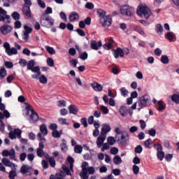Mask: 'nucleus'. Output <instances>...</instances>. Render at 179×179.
Returning a JSON list of instances; mask_svg holds the SVG:
<instances>
[{"label": "nucleus", "mask_w": 179, "mask_h": 179, "mask_svg": "<svg viewBox=\"0 0 179 179\" xmlns=\"http://www.w3.org/2000/svg\"><path fill=\"white\" fill-rule=\"evenodd\" d=\"M136 104H138V111H141L142 108L148 107L150 104V96L148 94H144L138 99V102L134 103L131 108L132 110H136Z\"/></svg>", "instance_id": "obj_1"}, {"label": "nucleus", "mask_w": 179, "mask_h": 179, "mask_svg": "<svg viewBox=\"0 0 179 179\" xmlns=\"http://www.w3.org/2000/svg\"><path fill=\"white\" fill-rule=\"evenodd\" d=\"M136 13L140 17H144V19H149L152 16V11L149 9L146 5L140 4L137 7Z\"/></svg>", "instance_id": "obj_2"}, {"label": "nucleus", "mask_w": 179, "mask_h": 179, "mask_svg": "<svg viewBox=\"0 0 179 179\" xmlns=\"http://www.w3.org/2000/svg\"><path fill=\"white\" fill-rule=\"evenodd\" d=\"M120 13L123 15V16L131 17L134 16V13H135V8L129 6L124 5L120 7Z\"/></svg>", "instance_id": "obj_3"}, {"label": "nucleus", "mask_w": 179, "mask_h": 179, "mask_svg": "<svg viewBox=\"0 0 179 179\" xmlns=\"http://www.w3.org/2000/svg\"><path fill=\"white\" fill-rule=\"evenodd\" d=\"M67 162L70 164V169H68V166H66V165H63L62 166V169L64 170V173H66V174L67 176H71V172L73 171V162L75 161L73 160V158H72L71 157H69L67 158Z\"/></svg>", "instance_id": "obj_4"}, {"label": "nucleus", "mask_w": 179, "mask_h": 179, "mask_svg": "<svg viewBox=\"0 0 179 179\" xmlns=\"http://www.w3.org/2000/svg\"><path fill=\"white\" fill-rule=\"evenodd\" d=\"M33 31V29L28 25L24 26V31H22V40L24 43H27L29 41V36Z\"/></svg>", "instance_id": "obj_5"}, {"label": "nucleus", "mask_w": 179, "mask_h": 179, "mask_svg": "<svg viewBox=\"0 0 179 179\" xmlns=\"http://www.w3.org/2000/svg\"><path fill=\"white\" fill-rule=\"evenodd\" d=\"M2 156L3 157H9L11 160L16 161V151H15V149L11 150H4L2 152Z\"/></svg>", "instance_id": "obj_6"}, {"label": "nucleus", "mask_w": 179, "mask_h": 179, "mask_svg": "<svg viewBox=\"0 0 179 179\" xmlns=\"http://www.w3.org/2000/svg\"><path fill=\"white\" fill-rule=\"evenodd\" d=\"M3 48L6 50V54L8 55L9 56L16 55V54H17V50L15 48H10V45L8 42H5L3 43Z\"/></svg>", "instance_id": "obj_7"}, {"label": "nucleus", "mask_w": 179, "mask_h": 179, "mask_svg": "<svg viewBox=\"0 0 179 179\" xmlns=\"http://www.w3.org/2000/svg\"><path fill=\"white\" fill-rule=\"evenodd\" d=\"M6 10L0 8V22H4V23H10V17L6 15Z\"/></svg>", "instance_id": "obj_8"}, {"label": "nucleus", "mask_w": 179, "mask_h": 179, "mask_svg": "<svg viewBox=\"0 0 179 179\" xmlns=\"http://www.w3.org/2000/svg\"><path fill=\"white\" fill-rule=\"evenodd\" d=\"M100 23L104 27L111 26V16L106 15L104 17H101Z\"/></svg>", "instance_id": "obj_9"}, {"label": "nucleus", "mask_w": 179, "mask_h": 179, "mask_svg": "<svg viewBox=\"0 0 179 179\" xmlns=\"http://www.w3.org/2000/svg\"><path fill=\"white\" fill-rule=\"evenodd\" d=\"M9 138L10 139H16V138L20 139L22 138V130L15 129L13 131H10Z\"/></svg>", "instance_id": "obj_10"}, {"label": "nucleus", "mask_w": 179, "mask_h": 179, "mask_svg": "<svg viewBox=\"0 0 179 179\" xmlns=\"http://www.w3.org/2000/svg\"><path fill=\"white\" fill-rule=\"evenodd\" d=\"M13 30V28L8 24L3 25L0 27V32L3 36H6V34H9Z\"/></svg>", "instance_id": "obj_11"}, {"label": "nucleus", "mask_w": 179, "mask_h": 179, "mask_svg": "<svg viewBox=\"0 0 179 179\" xmlns=\"http://www.w3.org/2000/svg\"><path fill=\"white\" fill-rule=\"evenodd\" d=\"M1 163H3V164L6 166V167H10V169H14V170H16L17 169V165L12 163L10 160H9V159L8 158H3L1 159Z\"/></svg>", "instance_id": "obj_12"}, {"label": "nucleus", "mask_w": 179, "mask_h": 179, "mask_svg": "<svg viewBox=\"0 0 179 179\" xmlns=\"http://www.w3.org/2000/svg\"><path fill=\"white\" fill-rule=\"evenodd\" d=\"M103 46V43H101V41H99V42L93 40L90 42V47L92 50H94L95 51H98V50H100L101 47Z\"/></svg>", "instance_id": "obj_13"}, {"label": "nucleus", "mask_w": 179, "mask_h": 179, "mask_svg": "<svg viewBox=\"0 0 179 179\" xmlns=\"http://www.w3.org/2000/svg\"><path fill=\"white\" fill-rule=\"evenodd\" d=\"M157 156L159 160L162 162L163 159H164V152H163V146L160 144H157Z\"/></svg>", "instance_id": "obj_14"}, {"label": "nucleus", "mask_w": 179, "mask_h": 179, "mask_svg": "<svg viewBox=\"0 0 179 179\" xmlns=\"http://www.w3.org/2000/svg\"><path fill=\"white\" fill-rule=\"evenodd\" d=\"M107 138L106 135L100 134V136L96 139V146L97 148H100L101 146H103V143H104V141H106Z\"/></svg>", "instance_id": "obj_15"}, {"label": "nucleus", "mask_w": 179, "mask_h": 179, "mask_svg": "<svg viewBox=\"0 0 179 179\" xmlns=\"http://www.w3.org/2000/svg\"><path fill=\"white\" fill-rule=\"evenodd\" d=\"M113 55L114 57L117 59L120 58H124V55H125V54L124 53V50H122V49L118 48L116 50H113Z\"/></svg>", "instance_id": "obj_16"}, {"label": "nucleus", "mask_w": 179, "mask_h": 179, "mask_svg": "<svg viewBox=\"0 0 179 179\" xmlns=\"http://www.w3.org/2000/svg\"><path fill=\"white\" fill-rule=\"evenodd\" d=\"M111 131V127H110V124H102V129L101 131V135H106L107 136V134L108 132Z\"/></svg>", "instance_id": "obj_17"}, {"label": "nucleus", "mask_w": 179, "mask_h": 179, "mask_svg": "<svg viewBox=\"0 0 179 179\" xmlns=\"http://www.w3.org/2000/svg\"><path fill=\"white\" fill-rule=\"evenodd\" d=\"M165 38L170 43H173L176 40V34L173 32H167L166 34H165Z\"/></svg>", "instance_id": "obj_18"}, {"label": "nucleus", "mask_w": 179, "mask_h": 179, "mask_svg": "<svg viewBox=\"0 0 179 179\" xmlns=\"http://www.w3.org/2000/svg\"><path fill=\"white\" fill-rule=\"evenodd\" d=\"M29 121L30 122H37V121H38V115L34 111V110L31 109Z\"/></svg>", "instance_id": "obj_19"}, {"label": "nucleus", "mask_w": 179, "mask_h": 179, "mask_svg": "<svg viewBox=\"0 0 179 179\" xmlns=\"http://www.w3.org/2000/svg\"><path fill=\"white\" fill-rule=\"evenodd\" d=\"M155 31L158 36H163L164 33V29H163V26L161 24H157L155 26Z\"/></svg>", "instance_id": "obj_20"}, {"label": "nucleus", "mask_w": 179, "mask_h": 179, "mask_svg": "<svg viewBox=\"0 0 179 179\" xmlns=\"http://www.w3.org/2000/svg\"><path fill=\"white\" fill-rule=\"evenodd\" d=\"M22 12L27 17H31V11L30 10L29 6H24L22 9Z\"/></svg>", "instance_id": "obj_21"}, {"label": "nucleus", "mask_w": 179, "mask_h": 179, "mask_svg": "<svg viewBox=\"0 0 179 179\" xmlns=\"http://www.w3.org/2000/svg\"><path fill=\"white\" fill-rule=\"evenodd\" d=\"M91 86L95 92H101L103 90V86L97 83H92Z\"/></svg>", "instance_id": "obj_22"}, {"label": "nucleus", "mask_w": 179, "mask_h": 179, "mask_svg": "<svg viewBox=\"0 0 179 179\" xmlns=\"http://www.w3.org/2000/svg\"><path fill=\"white\" fill-rule=\"evenodd\" d=\"M31 170V167H30V166L23 165L20 169V173L27 174V173H29V171Z\"/></svg>", "instance_id": "obj_23"}, {"label": "nucleus", "mask_w": 179, "mask_h": 179, "mask_svg": "<svg viewBox=\"0 0 179 179\" xmlns=\"http://www.w3.org/2000/svg\"><path fill=\"white\" fill-rule=\"evenodd\" d=\"M119 113L122 117H127L128 115V109L127 108L126 106H120Z\"/></svg>", "instance_id": "obj_24"}, {"label": "nucleus", "mask_w": 179, "mask_h": 179, "mask_svg": "<svg viewBox=\"0 0 179 179\" xmlns=\"http://www.w3.org/2000/svg\"><path fill=\"white\" fill-rule=\"evenodd\" d=\"M45 22L49 24V26H52V24H54V20L50 17H46L41 21V23H43V24H45Z\"/></svg>", "instance_id": "obj_25"}, {"label": "nucleus", "mask_w": 179, "mask_h": 179, "mask_svg": "<svg viewBox=\"0 0 179 179\" xmlns=\"http://www.w3.org/2000/svg\"><path fill=\"white\" fill-rule=\"evenodd\" d=\"M70 22H76V20H79V14L78 13H72L69 15Z\"/></svg>", "instance_id": "obj_26"}, {"label": "nucleus", "mask_w": 179, "mask_h": 179, "mask_svg": "<svg viewBox=\"0 0 179 179\" xmlns=\"http://www.w3.org/2000/svg\"><path fill=\"white\" fill-rule=\"evenodd\" d=\"M69 110L70 114H73L74 115H76V114H78V111H79V110H78V108H76V106H75L74 105L69 106Z\"/></svg>", "instance_id": "obj_27"}, {"label": "nucleus", "mask_w": 179, "mask_h": 179, "mask_svg": "<svg viewBox=\"0 0 179 179\" xmlns=\"http://www.w3.org/2000/svg\"><path fill=\"white\" fill-rule=\"evenodd\" d=\"M6 75H8V72L4 67H2L0 69V80H2L6 78Z\"/></svg>", "instance_id": "obj_28"}, {"label": "nucleus", "mask_w": 179, "mask_h": 179, "mask_svg": "<svg viewBox=\"0 0 179 179\" xmlns=\"http://www.w3.org/2000/svg\"><path fill=\"white\" fill-rule=\"evenodd\" d=\"M171 100L173 101V103H176V104H179V95L177 94H173L170 96Z\"/></svg>", "instance_id": "obj_29"}, {"label": "nucleus", "mask_w": 179, "mask_h": 179, "mask_svg": "<svg viewBox=\"0 0 179 179\" xmlns=\"http://www.w3.org/2000/svg\"><path fill=\"white\" fill-rule=\"evenodd\" d=\"M113 163L116 165H120L122 163V159L119 155H116L113 158Z\"/></svg>", "instance_id": "obj_30"}, {"label": "nucleus", "mask_w": 179, "mask_h": 179, "mask_svg": "<svg viewBox=\"0 0 179 179\" xmlns=\"http://www.w3.org/2000/svg\"><path fill=\"white\" fill-rule=\"evenodd\" d=\"M45 48L48 54H50V55H54L55 54V49H54V48L46 45L45 46Z\"/></svg>", "instance_id": "obj_31"}, {"label": "nucleus", "mask_w": 179, "mask_h": 179, "mask_svg": "<svg viewBox=\"0 0 179 179\" xmlns=\"http://www.w3.org/2000/svg\"><path fill=\"white\" fill-rule=\"evenodd\" d=\"M134 30L135 31H137V33L138 34H141V36H145V31H143V29L139 27L138 26H135Z\"/></svg>", "instance_id": "obj_32"}, {"label": "nucleus", "mask_w": 179, "mask_h": 179, "mask_svg": "<svg viewBox=\"0 0 179 179\" xmlns=\"http://www.w3.org/2000/svg\"><path fill=\"white\" fill-rule=\"evenodd\" d=\"M31 110H34L33 108L30 105L27 104L24 110V115H29V113L31 112Z\"/></svg>", "instance_id": "obj_33"}, {"label": "nucleus", "mask_w": 179, "mask_h": 179, "mask_svg": "<svg viewBox=\"0 0 179 179\" xmlns=\"http://www.w3.org/2000/svg\"><path fill=\"white\" fill-rule=\"evenodd\" d=\"M40 131L43 135H47L48 134V131H47V127L45 124H42L40 127Z\"/></svg>", "instance_id": "obj_34"}, {"label": "nucleus", "mask_w": 179, "mask_h": 179, "mask_svg": "<svg viewBox=\"0 0 179 179\" xmlns=\"http://www.w3.org/2000/svg\"><path fill=\"white\" fill-rule=\"evenodd\" d=\"M39 82L41 83H42L43 85H45V83H47V82H48V79H47V77H45V76L41 75L39 77Z\"/></svg>", "instance_id": "obj_35"}, {"label": "nucleus", "mask_w": 179, "mask_h": 179, "mask_svg": "<svg viewBox=\"0 0 179 179\" xmlns=\"http://www.w3.org/2000/svg\"><path fill=\"white\" fill-rule=\"evenodd\" d=\"M107 143L108 145H110V146H113V145H114V143H115V138H114L113 136L108 137Z\"/></svg>", "instance_id": "obj_36"}, {"label": "nucleus", "mask_w": 179, "mask_h": 179, "mask_svg": "<svg viewBox=\"0 0 179 179\" xmlns=\"http://www.w3.org/2000/svg\"><path fill=\"white\" fill-rule=\"evenodd\" d=\"M83 150V148L82 147V145H77L74 148L75 153L80 154L82 153Z\"/></svg>", "instance_id": "obj_37"}, {"label": "nucleus", "mask_w": 179, "mask_h": 179, "mask_svg": "<svg viewBox=\"0 0 179 179\" xmlns=\"http://www.w3.org/2000/svg\"><path fill=\"white\" fill-rule=\"evenodd\" d=\"M120 135H121L120 139V138L117 139L118 142H121V141H124V139H127V138H128L129 136L128 133H127L126 131H123Z\"/></svg>", "instance_id": "obj_38"}, {"label": "nucleus", "mask_w": 179, "mask_h": 179, "mask_svg": "<svg viewBox=\"0 0 179 179\" xmlns=\"http://www.w3.org/2000/svg\"><path fill=\"white\" fill-rule=\"evenodd\" d=\"M169 62V57L167 55H162L161 57V62L164 65L167 64Z\"/></svg>", "instance_id": "obj_39"}, {"label": "nucleus", "mask_w": 179, "mask_h": 179, "mask_svg": "<svg viewBox=\"0 0 179 179\" xmlns=\"http://www.w3.org/2000/svg\"><path fill=\"white\" fill-rule=\"evenodd\" d=\"M81 167H82V171H87V169L90 166H89V163H87V162H83Z\"/></svg>", "instance_id": "obj_40"}, {"label": "nucleus", "mask_w": 179, "mask_h": 179, "mask_svg": "<svg viewBox=\"0 0 179 179\" xmlns=\"http://www.w3.org/2000/svg\"><path fill=\"white\" fill-rule=\"evenodd\" d=\"M166 108V105L163 104L162 101H158V111H163Z\"/></svg>", "instance_id": "obj_41"}, {"label": "nucleus", "mask_w": 179, "mask_h": 179, "mask_svg": "<svg viewBox=\"0 0 179 179\" xmlns=\"http://www.w3.org/2000/svg\"><path fill=\"white\" fill-rule=\"evenodd\" d=\"M80 176L83 179L89 178V174L87 173V171H82L81 173H80Z\"/></svg>", "instance_id": "obj_42"}, {"label": "nucleus", "mask_w": 179, "mask_h": 179, "mask_svg": "<svg viewBox=\"0 0 179 179\" xmlns=\"http://www.w3.org/2000/svg\"><path fill=\"white\" fill-rule=\"evenodd\" d=\"M152 143L153 142L152 141V139L149 138L145 141L144 145L146 149H150V145H152Z\"/></svg>", "instance_id": "obj_43"}, {"label": "nucleus", "mask_w": 179, "mask_h": 179, "mask_svg": "<svg viewBox=\"0 0 179 179\" xmlns=\"http://www.w3.org/2000/svg\"><path fill=\"white\" fill-rule=\"evenodd\" d=\"M27 69L31 71L34 67V60H31L27 63Z\"/></svg>", "instance_id": "obj_44"}, {"label": "nucleus", "mask_w": 179, "mask_h": 179, "mask_svg": "<svg viewBox=\"0 0 179 179\" xmlns=\"http://www.w3.org/2000/svg\"><path fill=\"white\" fill-rule=\"evenodd\" d=\"M11 16L14 20H19V19H20V14L16 11L13 12Z\"/></svg>", "instance_id": "obj_45"}, {"label": "nucleus", "mask_w": 179, "mask_h": 179, "mask_svg": "<svg viewBox=\"0 0 179 179\" xmlns=\"http://www.w3.org/2000/svg\"><path fill=\"white\" fill-rule=\"evenodd\" d=\"M47 64L48 66H50L51 68L54 67V59L51 57L48 58Z\"/></svg>", "instance_id": "obj_46"}, {"label": "nucleus", "mask_w": 179, "mask_h": 179, "mask_svg": "<svg viewBox=\"0 0 179 179\" xmlns=\"http://www.w3.org/2000/svg\"><path fill=\"white\" fill-rule=\"evenodd\" d=\"M53 138H61V132L54 130L52 133Z\"/></svg>", "instance_id": "obj_47"}, {"label": "nucleus", "mask_w": 179, "mask_h": 179, "mask_svg": "<svg viewBox=\"0 0 179 179\" xmlns=\"http://www.w3.org/2000/svg\"><path fill=\"white\" fill-rule=\"evenodd\" d=\"M120 93L124 97H127V96H128V90H127L125 87H122L120 89Z\"/></svg>", "instance_id": "obj_48"}, {"label": "nucleus", "mask_w": 179, "mask_h": 179, "mask_svg": "<svg viewBox=\"0 0 179 179\" xmlns=\"http://www.w3.org/2000/svg\"><path fill=\"white\" fill-rule=\"evenodd\" d=\"M58 121L62 125H69V123L66 122V119L65 118L60 117Z\"/></svg>", "instance_id": "obj_49"}, {"label": "nucleus", "mask_w": 179, "mask_h": 179, "mask_svg": "<svg viewBox=\"0 0 179 179\" xmlns=\"http://www.w3.org/2000/svg\"><path fill=\"white\" fill-rule=\"evenodd\" d=\"M143 150V148H142V145H137L134 150L135 152L138 153V154L142 153Z\"/></svg>", "instance_id": "obj_50"}, {"label": "nucleus", "mask_w": 179, "mask_h": 179, "mask_svg": "<svg viewBox=\"0 0 179 179\" xmlns=\"http://www.w3.org/2000/svg\"><path fill=\"white\" fill-rule=\"evenodd\" d=\"M17 176V173H16L15 171H11L9 173V178L10 179H15V177Z\"/></svg>", "instance_id": "obj_51"}, {"label": "nucleus", "mask_w": 179, "mask_h": 179, "mask_svg": "<svg viewBox=\"0 0 179 179\" xmlns=\"http://www.w3.org/2000/svg\"><path fill=\"white\" fill-rule=\"evenodd\" d=\"M132 170H133L134 174L136 175L139 173V166L136 165H133Z\"/></svg>", "instance_id": "obj_52"}, {"label": "nucleus", "mask_w": 179, "mask_h": 179, "mask_svg": "<svg viewBox=\"0 0 179 179\" xmlns=\"http://www.w3.org/2000/svg\"><path fill=\"white\" fill-rule=\"evenodd\" d=\"M36 1H37L38 6H40V8H42V9L45 8V3H44L43 1H42V0H36Z\"/></svg>", "instance_id": "obj_53"}, {"label": "nucleus", "mask_w": 179, "mask_h": 179, "mask_svg": "<svg viewBox=\"0 0 179 179\" xmlns=\"http://www.w3.org/2000/svg\"><path fill=\"white\" fill-rule=\"evenodd\" d=\"M60 146H61V150L63 151L64 153L68 151V145H66L65 143L62 144Z\"/></svg>", "instance_id": "obj_54"}, {"label": "nucleus", "mask_w": 179, "mask_h": 179, "mask_svg": "<svg viewBox=\"0 0 179 179\" xmlns=\"http://www.w3.org/2000/svg\"><path fill=\"white\" fill-rule=\"evenodd\" d=\"M5 66L8 69H12L13 68V63L12 62H5Z\"/></svg>", "instance_id": "obj_55"}, {"label": "nucleus", "mask_w": 179, "mask_h": 179, "mask_svg": "<svg viewBox=\"0 0 179 179\" xmlns=\"http://www.w3.org/2000/svg\"><path fill=\"white\" fill-rule=\"evenodd\" d=\"M110 149V144L108 143H106L103 145V148H101V152H104L105 150H108Z\"/></svg>", "instance_id": "obj_56"}, {"label": "nucleus", "mask_w": 179, "mask_h": 179, "mask_svg": "<svg viewBox=\"0 0 179 179\" xmlns=\"http://www.w3.org/2000/svg\"><path fill=\"white\" fill-rule=\"evenodd\" d=\"M85 8L86 9H93L94 8V4H93V3H90V2H87L86 4H85Z\"/></svg>", "instance_id": "obj_57"}, {"label": "nucleus", "mask_w": 179, "mask_h": 179, "mask_svg": "<svg viewBox=\"0 0 179 179\" xmlns=\"http://www.w3.org/2000/svg\"><path fill=\"white\" fill-rule=\"evenodd\" d=\"M80 58L83 61L87 59V52H84L80 55Z\"/></svg>", "instance_id": "obj_58"}, {"label": "nucleus", "mask_w": 179, "mask_h": 179, "mask_svg": "<svg viewBox=\"0 0 179 179\" xmlns=\"http://www.w3.org/2000/svg\"><path fill=\"white\" fill-rule=\"evenodd\" d=\"M104 50H111L113 48V43H109L108 44L103 45Z\"/></svg>", "instance_id": "obj_59"}, {"label": "nucleus", "mask_w": 179, "mask_h": 179, "mask_svg": "<svg viewBox=\"0 0 179 179\" xmlns=\"http://www.w3.org/2000/svg\"><path fill=\"white\" fill-rule=\"evenodd\" d=\"M154 52H155V55H156L157 57H160V55H162V52H163V51H162V50H160V48H156V49L155 50Z\"/></svg>", "instance_id": "obj_60"}, {"label": "nucleus", "mask_w": 179, "mask_h": 179, "mask_svg": "<svg viewBox=\"0 0 179 179\" xmlns=\"http://www.w3.org/2000/svg\"><path fill=\"white\" fill-rule=\"evenodd\" d=\"M49 163L51 167H55V159H54V157H50L49 159Z\"/></svg>", "instance_id": "obj_61"}, {"label": "nucleus", "mask_w": 179, "mask_h": 179, "mask_svg": "<svg viewBox=\"0 0 179 179\" xmlns=\"http://www.w3.org/2000/svg\"><path fill=\"white\" fill-rule=\"evenodd\" d=\"M112 173L115 176H120L121 174V170H120L119 169H113Z\"/></svg>", "instance_id": "obj_62"}, {"label": "nucleus", "mask_w": 179, "mask_h": 179, "mask_svg": "<svg viewBox=\"0 0 179 179\" xmlns=\"http://www.w3.org/2000/svg\"><path fill=\"white\" fill-rule=\"evenodd\" d=\"M133 163L134 164H141V159L138 157H135L133 159Z\"/></svg>", "instance_id": "obj_63"}, {"label": "nucleus", "mask_w": 179, "mask_h": 179, "mask_svg": "<svg viewBox=\"0 0 179 179\" xmlns=\"http://www.w3.org/2000/svg\"><path fill=\"white\" fill-rule=\"evenodd\" d=\"M110 153H111V155H117L118 154V149L115 147L112 148L110 149Z\"/></svg>", "instance_id": "obj_64"}]
</instances>
